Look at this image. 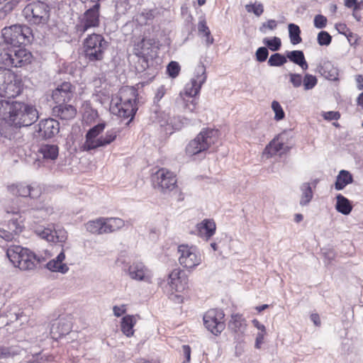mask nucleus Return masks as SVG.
I'll list each match as a JSON object with an SVG mask.
<instances>
[{
  "mask_svg": "<svg viewBox=\"0 0 363 363\" xmlns=\"http://www.w3.org/2000/svg\"><path fill=\"white\" fill-rule=\"evenodd\" d=\"M253 325L257 329L259 330V333H266V328L265 326L262 324L261 323H259L257 319H254L252 321Z\"/></svg>",
  "mask_w": 363,
  "mask_h": 363,
  "instance_id": "nucleus-62",
  "label": "nucleus"
},
{
  "mask_svg": "<svg viewBox=\"0 0 363 363\" xmlns=\"http://www.w3.org/2000/svg\"><path fill=\"white\" fill-rule=\"evenodd\" d=\"M99 9L100 5L96 4L79 18L78 23L75 26L76 32L78 34L82 35L89 29L96 28L99 26Z\"/></svg>",
  "mask_w": 363,
  "mask_h": 363,
  "instance_id": "nucleus-12",
  "label": "nucleus"
},
{
  "mask_svg": "<svg viewBox=\"0 0 363 363\" xmlns=\"http://www.w3.org/2000/svg\"><path fill=\"white\" fill-rule=\"evenodd\" d=\"M268 50L264 47L259 48L256 51V59L258 62H264L268 57Z\"/></svg>",
  "mask_w": 363,
  "mask_h": 363,
  "instance_id": "nucleus-52",
  "label": "nucleus"
},
{
  "mask_svg": "<svg viewBox=\"0 0 363 363\" xmlns=\"http://www.w3.org/2000/svg\"><path fill=\"white\" fill-rule=\"evenodd\" d=\"M183 353L186 357V361L182 363H189L191 360V348L189 345H183L182 346Z\"/></svg>",
  "mask_w": 363,
  "mask_h": 363,
  "instance_id": "nucleus-61",
  "label": "nucleus"
},
{
  "mask_svg": "<svg viewBox=\"0 0 363 363\" xmlns=\"http://www.w3.org/2000/svg\"><path fill=\"white\" fill-rule=\"evenodd\" d=\"M24 13L30 23L37 25L46 23L50 16L48 6L40 1L27 5Z\"/></svg>",
  "mask_w": 363,
  "mask_h": 363,
  "instance_id": "nucleus-13",
  "label": "nucleus"
},
{
  "mask_svg": "<svg viewBox=\"0 0 363 363\" xmlns=\"http://www.w3.org/2000/svg\"><path fill=\"white\" fill-rule=\"evenodd\" d=\"M36 234L41 238L52 242H65L67 238V232L64 229L52 230L51 228H38L35 230Z\"/></svg>",
  "mask_w": 363,
  "mask_h": 363,
  "instance_id": "nucleus-21",
  "label": "nucleus"
},
{
  "mask_svg": "<svg viewBox=\"0 0 363 363\" xmlns=\"http://www.w3.org/2000/svg\"><path fill=\"white\" fill-rule=\"evenodd\" d=\"M311 320L313 322V323L315 325L319 326L320 325V320L318 314H317V313L311 314Z\"/></svg>",
  "mask_w": 363,
  "mask_h": 363,
  "instance_id": "nucleus-63",
  "label": "nucleus"
},
{
  "mask_svg": "<svg viewBox=\"0 0 363 363\" xmlns=\"http://www.w3.org/2000/svg\"><path fill=\"white\" fill-rule=\"evenodd\" d=\"M247 323L242 315L234 314L231 315V319L228 323V328L235 335V338L240 340L243 337L246 330Z\"/></svg>",
  "mask_w": 363,
  "mask_h": 363,
  "instance_id": "nucleus-22",
  "label": "nucleus"
},
{
  "mask_svg": "<svg viewBox=\"0 0 363 363\" xmlns=\"http://www.w3.org/2000/svg\"><path fill=\"white\" fill-rule=\"evenodd\" d=\"M245 9L248 13H254L257 16H259L264 11L263 5L260 3L254 4H247Z\"/></svg>",
  "mask_w": 363,
  "mask_h": 363,
  "instance_id": "nucleus-49",
  "label": "nucleus"
},
{
  "mask_svg": "<svg viewBox=\"0 0 363 363\" xmlns=\"http://www.w3.org/2000/svg\"><path fill=\"white\" fill-rule=\"evenodd\" d=\"M128 273L132 279L147 283L152 282V274L142 262L133 263L128 267Z\"/></svg>",
  "mask_w": 363,
  "mask_h": 363,
  "instance_id": "nucleus-18",
  "label": "nucleus"
},
{
  "mask_svg": "<svg viewBox=\"0 0 363 363\" xmlns=\"http://www.w3.org/2000/svg\"><path fill=\"white\" fill-rule=\"evenodd\" d=\"M264 43L272 51L278 50L281 47V40L277 37L264 39Z\"/></svg>",
  "mask_w": 363,
  "mask_h": 363,
  "instance_id": "nucleus-46",
  "label": "nucleus"
},
{
  "mask_svg": "<svg viewBox=\"0 0 363 363\" xmlns=\"http://www.w3.org/2000/svg\"><path fill=\"white\" fill-rule=\"evenodd\" d=\"M119 133L118 128H113L106 131L105 135H101V147H106L116 140Z\"/></svg>",
  "mask_w": 363,
  "mask_h": 363,
  "instance_id": "nucleus-40",
  "label": "nucleus"
},
{
  "mask_svg": "<svg viewBox=\"0 0 363 363\" xmlns=\"http://www.w3.org/2000/svg\"><path fill=\"white\" fill-rule=\"evenodd\" d=\"M53 112L62 120H71L75 117L77 110L73 106L64 103L55 106Z\"/></svg>",
  "mask_w": 363,
  "mask_h": 363,
  "instance_id": "nucleus-28",
  "label": "nucleus"
},
{
  "mask_svg": "<svg viewBox=\"0 0 363 363\" xmlns=\"http://www.w3.org/2000/svg\"><path fill=\"white\" fill-rule=\"evenodd\" d=\"M317 84V79L315 76L306 74L303 79V84L305 90L312 89Z\"/></svg>",
  "mask_w": 363,
  "mask_h": 363,
  "instance_id": "nucleus-45",
  "label": "nucleus"
},
{
  "mask_svg": "<svg viewBox=\"0 0 363 363\" xmlns=\"http://www.w3.org/2000/svg\"><path fill=\"white\" fill-rule=\"evenodd\" d=\"M59 131L60 123L53 118L42 120L35 126V136L42 139L51 138Z\"/></svg>",
  "mask_w": 363,
  "mask_h": 363,
  "instance_id": "nucleus-16",
  "label": "nucleus"
},
{
  "mask_svg": "<svg viewBox=\"0 0 363 363\" xmlns=\"http://www.w3.org/2000/svg\"><path fill=\"white\" fill-rule=\"evenodd\" d=\"M323 116L325 120H338L340 117V114L337 111H328L323 113Z\"/></svg>",
  "mask_w": 363,
  "mask_h": 363,
  "instance_id": "nucleus-56",
  "label": "nucleus"
},
{
  "mask_svg": "<svg viewBox=\"0 0 363 363\" xmlns=\"http://www.w3.org/2000/svg\"><path fill=\"white\" fill-rule=\"evenodd\" d=\"M286 57L290 61L300 66L303 70H306L308 67L303 52L301 50L288 52L286 53Z\"/></svg>",
  "mask_w": 363,
  "mask_h": 363,
  "instance_id": "nucleus-33",
  "label": "nucleus"
},
{
  "mask_svg": "<svg viewBox=\"0 0 363 363\" xmlns=\"http://www.w3.org/2000/svg\"><path fill=\"white\" fill-rule=\"evenodd\" d=\"M167 91V89L164 86L162 85L157 89L155 96V101L158 102L160 101L162 97L165 95Z\"/></svg>",
  "mask_w": 363,
  "mask_h": 363,
  "instance_id": "nucleus-57",
  "label": "nucleus"
},
{
  "mask_svg": "<svg viewBox=\"0 0 363 363\" xmlns=\"http://www.w3.org/2000/svg\"><path fill=\"white\" fill-rule=\"evenodd\" d=\"M105 124L99 123L90 128L85 135V141L82 145L84 151L96 150L101 147V137L99 136L104 130Z\"/></svg>",
  "mask_w": 363,
  "mask_h": 363,
  "instance_id": "nucleus-17",
  "label": "nucleus"
},
{
  "mask_svg": "<svg viewBox=\"0 0 363 363\" xmlns=\"http://www.w3.org/2000/svg\"><path fill=\"white\" fill-rule=\"evenodd\" d=\"M287 150L288 147L285 145V135L280 134L270 142L264 151L270 156H273L277 154L281 155Z\"/></svg>",
  "mask_w": 363,
  "mask_h": 363,
  "instance_id": "nucleus-24",
  "label": "nucleus"
},
{
  "mask_svg": "<svg viewBox=\"0 0 363 363\" xmlns=\"http://www.w3.org/2000/svg\"><path fill=\"white\" fill-rule=\"evenodd\" d=\"M6 256L13 267L24 271L34 269L38 264L46 259V257L36 255L20 245L10 246L6 250Z\"/></svg>",
  "mask_w": 363,
  "mask_h": 363,
  "instance_id": "nucleus-4",
  "label": "nucleus"
},
{
  "mask_svg": "<svg viewBox=\"0 0 363 363\" xmlns=\"http://www.w3.org/2000/svg\"><path fill=\"white\" fill-rule=\"evenodd\" d=\"M167 72L172 78L177 77L180 72V66L179 63L174 61L169 62L167 67Z\"/></svg>",
  "mask_w": 363,
  "mask_h": 363,
  "instance_id": "nucleus-47",
  "label": "nucleus"
},
{
  "mask_svg": "<svg viewBox=\"0 0 363 363\" xmlns=\"http://www.w3.org/2000/svg\"><path fill=\"white\" fill-rule=\"evenodd\" d=\"M196 228L201 237L208 240L215 234L216 225L213 219H204L197 224Z\"/></svg>",
  "mask_w": 363,
  "mask_h": 363,
  "instance_id": "nucleus-25",
  "label": "nucleus"
},
{
  "mask_svg": "<svg viewBox=\"0 0 363 363\" xmlns=\"http://www.w3.org/2000/svg\"><path fill=\"white\" fill-rule=\"evenodd\" d=\"M266 333H257L256 340H255V347L257 349H260L262 345L264 342V339Z\"/></svg>",
  "mask_w": 363,
  "mask_h": 363,
  "instance_id": "nucleus-58",
  "label": "nucleus"
},
{
  "mask_svg": "<svg viewBox=\"0 0 363 363\" xmlns=\"http://www.w3.org/2000/svg\"><path fill=\"white\" fill-rule=\"evenodd\" d=\"M136 91L128 86L122 87L111 102V112L120 118L132 119L136 111Z\"/></svg>",
  "mask_w": 363,
  "mask_h": 363,
  "instance_id": "nucleus-3",
  "label": "nucleus"
},
{
  "mask_svg": "<svg viewBox=\"0 0 363 363\" xmlns=\"http://www.w3.org/2000/svg\"><path fill=\"white\" fill-rule=\"evenodd\" d=\"M137 323V317L133 315H126L121 322V329L122 333L127 337H130L134 335V326Z\"/></svg>",
  "mask_w": 363,
  "mask_h": 363,
  "instance_id": "nucleus-31",
  "label": "nucleus"
},
{
  "mask_svg": "<svg viewBox=\"0 0 363 363\" xmlns=\"http://www.w3.org/2000/svg\"><path fill=\"white\" fill-rule=\"evenodd\" d=\"M107 47L108 43L101 35L91 34L84 40L85 57L89 62L101 61Z\"/></svg>",
  "mask_w": 363,
  "mask_h": 363,
  "instance_id": "nucleus-8",
  "label": "nucleus"
},
{
  "mask_svg": "<svg viewBox=\"0 0 363 363\" xmlns=\"http://www.w3.org/2000/svg\"><path fill=\"white\" fill-rule=\"evenodd\" d=\"M206 79L205 66L199 64L196 67L194 77L186 84L184 91L180 92L177 98L176 106L184 113H194L198 104V101L194 97L199 94Z\"/></svg>",
  "mask_w": 363,
  "mask_h": 363,
  "instance_id": "nucleus-1",
  "label": "nucleus"
},
{
  "mask_svg": "<svg viewBox=\"0 0 363 363\" xmlns=\"http://www.w3.org/2000/svg\"><path fill=\"white\" fill-rule=\"evenodd\" d=\"M0 238L6 241H11L13 238V235L6 230L0 228Z\"/></svg>",
  "mask_w": 363,
  "mask_h": 363,
  "instance_id": "nucleus-59",
  "label": "nucleus"
},
{
  "mask_svg": "<svg viewBox=\"0 0 363 363\" xmlns=\"http://www.w3.org/2000/svg\"><path fill=\"white\" fill-rule=\"evenodd\" d=\"M301 196L300 198V205L307 206L313 199V191L309 183H303L301 186Z\"/></svg>",
  "mask_w": 363,
  "mask_h": 363,
  "instance_id": "nucleus-38",
  "label": "nucleus"
},
{
  "mask_svg": "<svg viewBox=\"0 0 363 363\" xmlns=\"http://www.w3.org/2000/svg\"><path fill=\"white\" fill-rule=\"evenodd\" d=\"M199 32L206 37V43L209 45L213 43V38L211 36L210 30L204 21L199 23Z\"/></svg>",
  "mask_w": 363,
  "mask_h": 363,
  "instance_id": "nucleus-43",
  "label": "nucleus"
},
{
  "mask_svg": "<svg viewBox=\"0 0 363 363\" xmlns=\"http://www.w3.org/2000/svg\"><path fill=\"white\" fill-rule=\"evenodd\" d=\"M65 259V254L62 250L55 259L47 263V268L52 272L65 274L69 270L68 266L64 263Z\"/></svg>",
  "mask_w": 363,
  "mask_h": 363,
  "instance_id": "nucleus-27",
  "label": "nucleus"
},
{
  "mask_svg": "<svg viewBox=\"0 0 363 363\" xmlns=\"http://www.w3.org/2000/svg\"><path fill=\"white\" fill-rule=\"evenodd\" d=\"M70 330V325L67 323H65L62 320H59L56 324H53L50 328V333L53 337L57 338L61 335H64Z\"/></svg>",
  "mask_w": 363,
  "mask_h": 363,
  "instance_id": "nucleus-36",
  "label": "nucleus"
},
{
  "mask_svg": "<svg viewBox=\"0 0 363 363\" xmlns=\"http://www.w3.org/2000/svg\"><path fill=\"white\" fill-rule=\"evenodd\" d=\"M153 18H154V11H152V10H144L138 16V20L141 23H147V22L148 21L152 20Z\"/></svg>",
  "mask_w": 363,
  "mask_h": 363,
  "instance_id": "nucleus-50",
  "label": "nucleus"
},
{
  "mask_svg": "<svg viewBox=\"0 0 363 363\" xmlns=\"http://www.w3.org/2000/svg\"><path fill=\"white\" fill-rule=\"evenodd\" d=\"M318 43L320 45H329L332 40L331 35L326 31H320L317 37Z\"/></svg>",
  "mask_w": 363,
  "mask_h": 363,
  "instance_id": "nucleus-48",
  "label": "nucleus"
},
{
  "mask_svg": "<svg viewBox=\"0 0 363 363\" xmlns=\"http://www.w3.org/2000/svg\"><path fill=\"white\" fill-rule=\"evenodd\" d=\"M133 55L137 57L135 69L138 72L146 70L157 56V48L150 39H143L134 45Z\"/></svg>",
  "mask_w": 363,
  "mask_h": 363,
  "instance_id": "nucleus-5",
  "label": "nucleus"
},
{
  "mask_svg": "<svg viewBox=\"0 0 363 363\" xmlns=\"http://www.w3.org/2000/svg\"><path fill=\"white\" fill-rule=\"evenodd\" d=\"M105 231L106 234L113 233L121 229L125 222L119 218H105Z\"/></svg>",
  "mask_w": 363,
  "mask_h": 363,
  "instance_id": "nucleus-34",
  "label": "nucleus"
},
{
  "mask_svg": "<svg viewBox=\"0 0 363 363\" xmlns=\"http://www.w3.org/2000/svg\"><path fill=\"white\" fill-rule=\"evenodd\" d=\"M72 96V84L69 82H63L52 94L53 101L58 105L69 101Z\"/></svg>",
  "mask_w": 363,
  "mask_h": 363,
  "instance_id": "nucleus-23",
  "label": "nucleus"
},
{
  "mask_svg": "<svg viewBox=\"0 0 363 363\" xmlns=\"http://www.w3.org/2000/svg\"><path fill=\"white\" fill-rule=\"evenodd\" d=\"M179 262L188 271L194 270L200 265L203 257L196 246L181 245L178 247Z\"/></svg>",
  "mask_w": 363,
  "mask_h": 363,
  "instance_id": "nucleus-10",
  "label": "nucleus"
},
{
  "mask_svg": "<svg viewBox=\"0 0 363 363\" xmlns=\"http://www.w3.org/2000/svg\"><path fill=\"white\" fill-rule=\"evenodd\" d=\"M127 311V306L125 304H122L120 306H114L113 307V312L115 316L120 317L122 315L125 314Z\"/></svg>",
  "mask_w": 363,
  "mask_h": 363,
  "instance_id": "nucleus-55",
  "label": "nucleus"
},
{
  "mask_svg": "<svg viewBox=\"0 0 363 363\" xmlns=\"http://www.w3.org/2000/svg\"><path fill=\"white\" fill-rule=\"evenodd\" d=\"M327 18L323 15L318 14L314 17V26L318 29L323 28L327 25Z\"/></svg>",
  "mask_w": 363,
  "mask_h": 363,
  "instance_id": "nucleus-51",
  "label": "nucleus"
},
{
  "mask_svg": "<svg viewBox=\"0 0 363 363\" xmlns=\"http://www.w3.org/2000/svg\"><path fill=\"white\" fill-rule=\"evenodd\" d=\"M218 139V130L203 129L191 140L186 147V153L189 156L206 151Z\"/></svg>",
  "mask_w": 363,
  "mask_h": 363,
  "instance_id": "nucleus-6",
  "label": "nucleus"
},
{
  "mask_svg": "<svg viewBox=\"0 0 363 363\" xmlns=\"http://www.w3.org/2000/svg\"><path fill=\"white\" fill-rule=\"evenodd\" d=\"M286 62V57L279 53H275L269 57L268 64L272 67H279Z\"/></svg>",
  "mask_w": 363,
  "mask_h": 363,
  "instance_id": "nucleus-42",
  "label": "nucleus"
},
{
  "mask_svg": "<svg viewBox=\"0 0 363 363\" xmlns=\"http://www.w3.org/2000/svg\"><path fill=\"white\" fill-rule=\"evenodd\" d=\"M345 6L347 8H353L354 12L359 9L357 0H344Z\"/></svg>",
  "mask_w": 363,
  "mask_h": 363,
  "instance_id": "nucleus-60",
  "label": "nucleus"
},
{
  "mask_svg": "<svg viewBox=\"0 0 363 363\" xmlns=\"http://www.w3.org/2000/svg\"><path fill=\"white\" fill-rule=\"evenodd\" d=\"M21 92V80L11 69L0 67V96L14 98Z\"/></svg>",
  "mask_w": 363,
  "mask_h": 363,
  "instance_id": "nucleus-9",
  "label": "nucleus"
},
{
  "mask_svg": "<svg viewBox=\"0 0 363 363\" xmlns=\"http://www.w3.org/2000/svg\"><path fill=\"white\" fill-rule=\"evenodd\" d=\"M8 189L11 194L19 196H30L34 198L35 196L32 194L33 191L31 187L25 184H15L8 186Z\"/></svg>",
  "mask_w": 363,
  "mask_h": 363,
  "instance_id": "nucleus-32",
  "label": "nucleus"
},
{
  "mask_svg": "<svg viewBox=\"0 0 363 363\" xmlns=\"http://www.w3.org/2000/svg\"><path fill=\"white\" fill-rule=\"evenodd\" d=\"M86 230L95 235L106 234L104 217H100L88 221L84 225Z\"/></svg>",
  "mask_w": 363,
  "mask_h": 363,
  "instance_id": "nucleus-29",
  "label": "nucleus"
},
{
  "mask_svg": "<svg viewBox=\"0 0 363 363\" xmlns=\"http://www.w3.org/2000/svg\"><path fill=\"white\" fill-rule=\"evenodd\" d=\"M317 69L322 76L329 80L335 81L337 79L338 70L330 61H322Z\"/></svg>",
  "mask_w": 363,
  "mask_h": 363,
  "instance_id": "nucleus-26",
  "label": "nucleus"
},
{
  "mask_svg": "<svg viewBox=\"0 0 363 363\" xmlns=\"http://www.w3.org/2000/svg\"><path fill=\"white\" fill-rule=\"evenodd\" d=\"M289 33L291 43L293 45L298 44L302 41V39L300 36L301 30L297 25L294 23L289 24Z\"/></svg>",
  "mask_w": 363,
  "mask_h": 363,
  "instance_id": "nucleus-39",
  "label": "nucleus"
},
{
  "mask_svg": "<svg viewBox=\"0 0 363 363\" xmlns=\"http://www.w3.org/2000/svg\"><path fill=\"white\" fill-rule=\"evenodd\" d=\"M31 52L25 48H13L0 52V63L8 67H21L31 62Z\"/></svg>",
  "mask_w": 363,
  "mask_h": 363,
  "instance_id": "nucleus-7",
  "label": "nucleus"
},
{
  "mask_svg": "<svg viewBox=\"0 0 363 363\" xmlns=\"http://www.w3.org/2000/svg\"><path fill=\"white\" fill-rule=\"evenodd\" d=\"M38 153L40 155H42L45 160L53 161L58 157L59 148L56 145L45 144L40 147Z\"/></svg>",
  "mask_w": 363,
  "mask_h": 363,
  "instance_id": "nucleus-30",
  "label": "nucleus"
},
{
  "mask_svg": "<svg viewBox=\"0 0 363 363\" xmlns=\"http://www.w3.org/2000/svg\"><path fill=\"white\" fill-rule=\"evenodd\" d=\"M336 199V210L344 215H348L352 209L350 201L341 194H338Z\"/></svg>",
  "mask_w": 363,
  "mask_h": 363,
  "instance_id": "nucleus-37",
  "label": "nucleus"
},
{
  "mask_svg": "<svg viewBox=\"0 0 363 363\" xmlns=\"http://www.w3.org/2000/svg\"><path fill=\"white\" fill-rule=\"evenodd\" d=\"M152 185L155 189L166 194L177 188L176 175L166 168L158 169L152 176Z\"/></svg>",
  "mask_w": 363,
  "mask_h": 363,
  "instance_id": "nucleus-11",
  "label": "nucleus"
},
{
  "mask_svg": "<svg viewBox=\"0 0 363 363\" xmlns=\"http://www.w3.org/2000/svg\"><path fill=\"white\" fill-rule=\"evenodd\" d=\"M28 320V316L23 312L11 314L10 321L11 323H16V326H21L27 323Z\"/></svg>",
  "mask_w": 363,
  "mask_h": 363,
  "instance_id": "nucleus-44",
  "label": "nucleus"
},
{
  "mask_svg": "<svg viewBox=\"0 0 363 363\" xmlns=\"http://www.w3.org/2000/svg\"><path fill=\"white\" fill-rule=\"evenodd\" d=\"M182 271L176 268L168 276L167 284L172 293L182 292L187 286V279L182 276Z\"/></svg>",
  "mask_w": 363,
  "mask_h": 363,
  "instance_id": "nucleus-20",
  "label": "nucleus"
},
{
  "mask_svg": "<svg viewBox=\"0 0 363 363\" xmlns=\"http://www.w3.org/2000/svg\"><path fill=\"white\" fill-rule=\"evenodd\" d=\"M29 33V28L20 24L6 27L2 30V37L5 42L13 45L14 47L24 44Z\"/></svg>",
  "mask_w": 363,
  "mask_h": 363,
  "instance_id": "nucleus-14",
  "label": "nucleus"
},
{
  "mask_svg": "<svg viewBox=\"0 0 363 363\" xmlns=\"http://www.w3.org/2000/svg\"><path fill=\"white\" fill-rule=\"evenodd\" d=\"M9 111V121L16 127L28 126L38 118L36 108L23 102L14 101L11 104L6 101H0V107Z\"/></svg>",
  "mask_w": 363,
  "mask_h": 363,
  "instance_id": "nucleus-2",
  "label": "nucleus"
},
{
  "mask_svg": "<svg viewBox=\"0 0 363 363\" xmlns=\"http://www.w3.org/2000/svg\"><path fill=\"white\" fill-rule=\"evenodd\" d=\"M352 174L347 170H341L337 176L335 184L337 190L343 189L347 184L352 183Z\"/></svg>",
  "mask_w": 363,
  "mask_h": 363,
  "instance_id": "nucleus-35",
  "label": "nucleus"
},
{
  "mask_svg": "<svg viewBox=\"0 0 363 363\" xmlns=\"http://www.w3.org/2000/svg\"><path fill=\"white\" fill-rule=\"evenodd\" d=\"M271 108L274 113V120L275 121H281L283 120L285 117V113L281 106V104L277 101H273L271 104Z\"/></svg>",
  "mask_w": 363,
  "mask_h": 363,
  "instance_id": "nucleus-41",
  "label": "nucleus"
},
{
  "mask_svg": "<svg viewBox=\"0 0 363 363\" xmlns=\"http://www.w3.org/2000/svg\"><path fill=\"white\" fill-rule=\"evenodd\" d=\"M277 25V22L274 20H269L267 22L262 23L259 28V30L264 33H266L267 28L269 30H274L276 28Z\"/></svg>",
  "mask_w": 363,
  "mask_h": 363,
  "instance_id": "nucleus-54",
  "label": "nucleus"
},
{
  "mask_svg": "<svg viewBox=\"0 0 363 363\" xmlns=\"http://www.w3.org/2000/svg\"><path fill=\"white\" fill-rule=\"evenodd\" d=\"M224 313L218 309H210L203 316L206 329L214 335H220L225 329Z\"/></svg>",
  "mask_w": 363,
  "mask_h": 363,
  "instance_id": "nucleus-15",
  "label": "nucleus"
},
{
  "mask_svg": "<svg viewBox=\"0 0 363 363\" xmlns=\"http://www.w3.org/2000/svg\"><path fill=\"white\" fill-rule=\"evenodd\" d=\"M289 76L290 82L294 87L297 88L301 85L303 79L301 74L291 73Z\"/></svg>",
  "mask_w": 363,
  "mask_h": 363,
  "instance_id": "nucleus-53",
  "label": "nucleus"
},
{
  "mask_svg": "<svg viewBox=\"0 0 363 363\" xmlns=\"http://www.w3.org/2000/svg\"><path fill=\"white\" fill-rule=\"evenodd\" d=\"M155 121L161 127L164 128L166 133L172 134L173 130L182 128V122L176 118H170L169 115L164 112L156 111L155 113Z\"/></svg>",
  "mask_w": 363,
  "mask_h": 363,
  "instance_id": "nucleus-19",
  "label": "nucleus"
},
{
  "mask_svg": "<svg viewBox=\"0 0 363 363\" xmlns=\"http://www.w3.org/2000/svg\"><path fill=\"white\" fill-rule=\"evenodd\" d=\"M356 82L357 84V88L359 90L363 89V76L362 75H357Z\"/></svg>",
  "mask_w": 363,
  "mask_h": 363,
  "instance_id": "nucleus-64",
  "label": "nucleus"
}]
</instances>
